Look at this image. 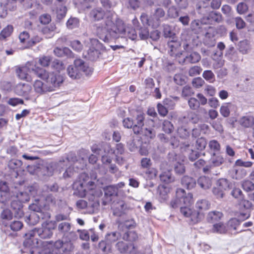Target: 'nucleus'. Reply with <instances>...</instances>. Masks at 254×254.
I'll use <instances>...</instances> for the list:
<instances>
[{"label":"nucleus","instance_id":"1","mask_svg":"<svg viewBox=\"0 0 254 254\" xmlns=\"http://www.w3.org/2000/svg\"><path fill=\"white\" fill-rule=\"evenodd\" d=\"M54 229V227H50L49 224L46 223L42 224L41 228H35L26 233L25 240L23 244L24 248L21 250L22 252L30 254H43L42 249L39 248V242L34 237L37 234L41 239H49L53 235Z\"/></svg>","mask_w":254,"mask_h":254},{"label":"nucleus","instance_id":"2","mask_svg":"<svg viewBox=\"0 0 254 254\" xmlns=\"http://www.w3.org/2000/svg\"><path fill=\"white\" fill-rule=\"evenodd\" d=\"M92 72L93 68L80 59L75 60L73 64L70 65L67 68L68 75L73 79L80 78L83 73L86 76H90Z\"/></svg>","mask_w":254,"mask_h":254},{"label":"nucleus","instance_id":"3","mask_svg":"<svg viewBox=\"0 0 254 254\" xmlns=\"http://www.w3.org/2000/svg\"><path fill=\"white\" fill-rule=\"evenodd\" d=\"M117 20L115 22L111 17H107L105 21L104 26H99L96 29V33L99 38L105 42L109 41L110 37L113 38L112 31L117 32Z\"/></svg>","mask_w":254,"mask_h":254},{"label":"nucleus","instance_id":"4","mask_svg":"<svg viewBox=\"0 0 254 254\" xmlns=\"http://www.w3.org/2000/svg\"><path fill=\"white\" fill-rule=\"evenodd\" d=\"M117 32L112 31L113 39H117L119 38H129L132 40L137 37L136 30L131 27H127L124 22L121 19L117 20Z\"/></svg>","mask_w":254,"mask_h":254},{"label":"nucleus","instance_id":"5","mask_svg":"<svg viewBox=\"0 0 254 254\" xmlns=\"http://www.w3.org/2000/svg\"><path fill=\"white\" fill-rule=\"evenodd\" d=\"M90 41L91 45L86 56L90 60L95 61L106 51V48L96 39H90Z\"/></svg>","mask_w":254,"mask_h":254},{"label":"nucleus","instance_id":"6","mask_svg":"<svg viewBox=\"0 0 254 254\" xmlns=\"http://www.w3.org/2000/svg\"><path fill=\"white\" fill-rule=\"evenodd\" d=\"M252 203L247 200H244L239 204V210L235 212V215L240 222L248 219L250 217V209Z\"/></svg>","mask_w":254,"mask_h":254},{"label":"nucleus","instance_id":"7","mask_svg":"<svg viewBox=\"0 0 254 254\" xmlns=\"http://www.w3.org/2000/svg\"><path fill=\"white\" fill-rule=\"evenodd\" d=\"M212 29L211 26H207L198 19L192 20L190 25V31L195 34H202L206 37H210L209 31Z\"/></svg>","mask_w":254,"mask_h":254},{"label":"nucleus","instance_id":"8","mask_svg":"<svg viewBox=\"0 0 254 254\" xmlns=\"http://www.w3.org/2000/svg\"><path fill=\"white\" fill-rule=\"evenodd\" d=\"M46 84L49 92L56 90L62 84L64 81V78L60 74L50 73L48 77L46 78Z\"/></svg>","mask_w":254,"mask_h":254},{"label":"nucleus","instance_id":"9","mask_svg":"<svg viewBox=\"0 0 254 254\" xmlns=\"http://www.w3.org/2000/svg\"><path fill=\"white\" fill-rule=\"evenodd\" d=\"M181 213L185 217H189L190 223L194 224L199 222L203 217V214L195 210H192L190 207L181 206Z\"/></svg>","mask_w":254,"mask_h":254},{"label":"nucleus","instance_id":"10","mask_svg":"<svg viewBox=\"0 0 254 254\" xmlns=\"http://www.w3.org/2000/svg\"><path fill=\"white\" fill-rule=\"evenodd\" d=\"M92 152L100 156L106 154H113L114 150L111 148L110 145L107 142H102L99 145H94L92 148Z\"/></svg>","mask_w":254,"mask_h":254},{"label":"nucleus","instance_id":"11","mask_svg":"<svg viewBox=\"0 0 254 254\" xmlns=\"http://www.w3.org/2000/svg\"><path fill=\"white\" fill-rule=\"evenodd\" d=\"M112 209L114 215L121 216L127 212L129 207L124 201L118 200L113 202L112 205Z\"/></svg>","mask_w":254,"mask_h":254},{"label":"nucleus","instance_id":"12","mask_svg":"<svg viewBox=\"0 0 254 254\" xmlns=\"http://www.w3.org/2000/svg\"><path fill=\"white\" fill-rule=\"evenodd\" d=\"M50 214L49 212L41 213L40 214L35 212H31L28 216L26 217L25 221L29 225H35L39 222L41 218L42 219H48L50 218Z\"/></svg>","mask_w":254,"mask_h":254},{"label":"nucleus","instance_id":"13","mask_svg":"<svg viewBox=\"0 0 254 254\" xmlns=\"http://www.w3.org/2000/svg\"><path fill=\"white\" fill-rule=\"evenodd\" d=\"M104 197L103 199L102 203L106 205L111 201L112 196L117 195L118 194V188L114 185L109 186L104 188Z\"/></svg>","mask_w":254,"mask_h":254},{"label":"nucleus","instance_id":"14","mask_svg":"<svg viewBox=\"0 0 254 254\" xmlns=\"http://www.w3.org/2000/svg\"><path fill=\"white\" fill-rule=\"evenodd\" d=\"M101 192L100 190H88L86 193V195L88 197V205L89 206L94 208H97L99 205L98 197L101 194Z\"/></svg>","mask_w":254,"mask_h":254},{"label":"nucleus","instance_id":"15","mask_svg":"<svg viewBox=\"0 0 254 254\" xmlns=\"http://www.w3.org/2000/svg\"><path fill=\"white\" fill-rule=\"evenodd\" d=\"M145 115L143 113H138L133 120L134 127L133 131L135 134H140V130L144 125Z\"/></svg>","mask_w":254,"mask_h":254},{"label":"nucleus","instance_id":"16","mask_svg":"<svg viewBox=\"0 0 254 254\" xmlns=\"http://www.w3.org/2000/svg\"><path fill=\"white\" fill-rule=\"evenodd\" d=\"M30 210L32 212H38V214L40 213H45L47 212L46 211L49 209V206L43 204L42 202L38 199H35L34 202L30 204L29 206Z\"/></svg>","mask_w":254,"mask_h":254},{"label":"nucleus","instance_id":"17","mask_svg":"<svg viewBox=\"0 0 254 254\" xmlns=\"http://www.w3.org/2000/svg\"><path fill=\"white\" fill-rule=\"evenodd\" d=\"M12 198L10 206L11 209L14 211V215L15 217L21 218L23 216L24 213L22 210V204L15 197H11Z\"/></svg>","mask_w":254,"mask_h":254},{"label":"nucleus","instance_id":"18","mask_svg":"<svg viewBox=\"0 0 254 254\" xmlns=\"http://www.w3.org/2000/svg\"><path fill=\"white\" fill-rule=\"evenodd\" d=\"M74 190L73 194L79 197H84L86 195V189L85 184L81 181L75 182L72 185Z\"/></svg>","mask_w":254,"mask_h":254},{"label":"nucleus","instance_id":"19","mask_svg":"<svg viewBox=\"0 0 254 254\" xmlns=\"http://www.w3.org/2000/svg\"><path fill=\"white\" fill-rule=\"evenodd\" d=\"M133 25L136 30L139 37L141 40H146L149 36V30L145 26L142 27L139 25V22L137 19L133 20Z\"/></svg>","mask_w":254,"mask_h":254},{"label":"nucleus","instance_id":"20","mask_svg":"<svg viewBox=\"0 0 254 254\" xmlns=\"http://www.w3.org/2000/svg\"><path fill=\"white\" fill-rule=\"evenodd\" d=\"M31 90V86L26 83H20L14 88L15 93L19 96H25L28 95Z\"/></svg>","mask_w":254,"mask_h":254},{"label":"nucleus","instance_id":"21","mask_svg":"<svg viewBox=\"0 0 254 254\" xmlns=\"http://www.w3.org/2000/svg\"><path fill=\"white\" fill-rule=\"evenodd\" d=\"M78 161L77 156L75 153L69 152L66 155L65 159L61 160L58 162V165L61 167L64 165V164H69V165L75 166L76 163ZM67 165L66 164V166Z\"/></svg>","mask_w":254,"mask_h":254},{"label":"nucleus","instance_id":"22","mask_svg":"<svg viewBox=\"0 0 254 254\" xmlns=\"http://www.w3.org/2000/svg\"><path fill=\"white\" fill-rule=\"evenodd\" d=\"M197 184L201 189L209 190L212 185V178L205 176H200L197 180Z\"/></svg>","mask_w":254,"mask_h":254},{"label":"nucleus","instance_id":"23","mask_svg":"<svg viewBox=\"0 0 254 254\" xmlns=\"http://www.w3.org/2000/svg\"><path fill=\"white\" fill-rule=\"evenodd\" d=\"M169 49V53L171 56L177 55V52L181 47V42L176 39V37H173V39L169 41L167 43Z\"/></svg>","mask_w":254,"mask_h":254},{"label":"nucleus","instance_id":"24","mask_svg":"<svg viewBox=\"0 0 254 254\" xmlns=\"http://www.w3.org/2000/svg\"><path fill=\"white\" fill-rule=\"evenodd\" d=\"M9 194L11 197H15V198L18 199L22 203L28 201L30 199V196L27 192L19 191L16 188L11 190Z\"/></svg>","mask_w":254,"mask_h":254},{"label":"nucleus","instance_id":"25","mask_svg":"<svg viewBox=\"0 0 254 254\" xmlns=\"http://www.w3.org/2000/svg\"><path fill=\"white\" fill-rule=\"evenodd\" d=\"M182 186L188 190H191L196 186V182L194 178L189 176H184L181 181Z\"/></svg>","mask_w":254,"mask_h":254},{"label":"nucleus","instance_id":"26","mask_svg":"<svg viewBox=\"0 0 254 254\" xmlns=\"http://www.w3.org/2000/svg\"><path fill=\"white\" fill-rule=\"evenodd\" d=\"M57 166L60 167L58 163L51 162L46 166H41L40 172H41L44 176H51L53 174Z\"/></svg>","mask_w":254,"mask_h":254},{"label":"nucleus","instance_id":"27","mask_svg":"<svg viewBox=\"0 0 254 254\" xmlns=\"http://www.w3.org/2000/svg\"><path fill=\"white\" fill-rule=\"evenodd\" d=\"M116 247L121 253H130L133 252L135 247L133 244H128L123 241L117 243Z\"/></svg>","mask_w":254,"mask_h":254},{"label":"nucleus","instance_id":"28","mask_svg":"<svg viewBox=\"0 0 254 254\" xmlns=\"http://www.w3.org/2000/svg\"><path fill=\"white\" fill-rule=\"evenodd\" d=\"M105 14V11L102 8L97 7L90 11L89 16L94 21H99L104 18Z\"/></svg>","mask_w":254,"mask_h":254},{"label":"nucleus","instance_id":"29","mask_svg":"<svg viewBox=\"0 0 254 254\" xmlns=\"http://www.w3.org/2000/svg\"><path fill=\"white\" fill-rule=\"evenodd\" d=\"M223 216L221 212L218 211H212L209 212L206 216V220L211 223H215L219 221Z\"/></svg>","mask_w":254,"mask_h":254},{"label":"nucleus","instance_id":"30","mask_svg":"<svg viewBox=\"0 0 254 254\" xmlns=\"http://www.w3.org/2000/svg\"><path fill=\"white\" fill-rule=\"evenodd\" d=\"M225 57L229 60L236 62L239 61L240 59L239 53L235 50L233 46H230L226 50Z\"/></svg>","mask_w":254,"mask_h":254},{"label":"nucleus","instance_id":"31","mask_svg":"<svg viewBox=\"0 0 254 254\" xmlns=\"http://www.w3.org/2000/svg\"><path fill=\"white\" fill-rule=\"evenodd\" d=\"M206 19L211 23L214 22L220 23L222 22L223 20L221 14L214 11H209Z\"/></svg>","mask_w":254,"mask_h":254},{"label":"nucleus","instance_id":"32","mask_svg":"<svg viewBox=\"0 0 254 254\" xmlns=\"http://www.w3.org/2000/svg\"><path fill=\"white\" fill-rule=\"evenodd\" d=\"M33 86L35 91L38 94H43L49 92L47 84H44L41 80H36Z\"/></svg>","mask_w":254,"mask_h":254},{"label":"nucleus","instance_id":"33","mask_svg":"<svg viewBox=\"0 0 254 254\" xmlns=\"http://www.w3.org/2000/svg\"><path fill=\"white\" fill-rule=\"evenodd\" d=\"M196 10L199 14L205 15L209 12L210 5L204 1H200L196 5Z\"/></svg>","mask_w":254,"mask_h":254},{"label":"nucleus","instance_id":"34","mask_svg":"<svg viewBox=\"0 0 254 254\" xmlns=\"http://www.w3.org/2000/svg\"><path fill=\"white\" fill-rule=\"evenodd\" d=\"M236 106L233 104L231 103H226L224 104L220 109V112L221 115L227 118L229 116L230 111L235 110Z\"/></svg>","mask_w":254,"mask_h":254},{"label":"nucleus","instance_id":"35","mask_svg":"<svg viewBox=\"0 0 254 254\" xmlns=\"http://www.w3.org/2000/svg\"><path fill=\"white\" fill-rule=\"evenodd\" d=\"M31 75H35L36 76L41 78L42 79H46L48 77V72H47L45 69L35 66L33 68L31 71H30Z\"/></svg>","mask_w":254,"mask_h":254},{"label":"nucleus","instance_id":"36","mask_svg":"<svg viewBox=\"0 0 254 254\" xmlns=\"http://www.w3.org/2000/svg\"><path fill=\"white\" fill-rule=\"evenodd\" d=\"M165 15V12L163 8L161 7L156 8L153 15V18L156 21L153 26L155 27L159 26L161 23V18L164 17Z\"/></svg>","mask_w":254,"mask_h":254},{"label":"nucleus","instance_id":"37","mask_svg":"<svg viewBox=\"0 0 254 254\" xmlns=\"http://www.w3.org/2000/svg\"><path fill=\"white\" fill-rule=\"evenodd\" d=\"M28 68L26 66L19 67L16 70V73L19 78L27 81L31 80V75L28 73Z\"/></svg>","mask_w":254,"mask_h":254},{"label":"nucleus","instance_id":"38","mask_svg":"<svg viewBox=\"0 0 254 254\" xmlns=\"http://www.w3.org/2000/svg\"><path fill=\"white\" fill-rule=\"evenodd\" d=\"M180 203L182 204L183 207H188L192 203V195L191 193H188L187 195H186V192L185 191V193L184 194H181L180 196Z\"/></svg>","mask_w":254,"mask_h":254},{"label":"nucleus","instance_id":"39","mask_svg":"<svg viewBox=\"0 0 254 254\" xmlns=\"http://www.w3.org/2000/svg\"><path fill=\"white\" fill-rule=\"evenodd\" d=\"M201 59V56L196 52H191L190 55L186 56L184 60L187 63L195 64L198 63Z\"/></svg>","mask_w":254,"mask_h":254},{"label":"nucleus","instance_id":"40","mask_svg":"<svg viewBox=\"0 0 254 254\" xmlns=\"http://www.w3.org/2000/svg\"><path fill=\"white\" fill-rule=\"evenodd\" d=\"M224 162L223 157L220 155H216L215 153H213L210 160V163L212 164L213 167H218L221 165Z\"/></svg>","mask_w":254,"mask_h":254},{"label":"nucleus","instance_id":"41","mask_svg":"<svg viewBox=\"0 0 254 254\" xmlns=\"http://www.w3.org/2000/svg\"><path fill=\"white\" fill-rule=\"evenodd\" d=\"M56 29V25L52 23L43 27L42 28V32L47 38H51L54 35V32Z\"/></svg>","mask_w":254,"mask_h":254},{"label":"nucleus","instance_id":"42","mask_svg":"<svg viewBox=\"0 0 254 254\" xmlns=\"http://www.w3.org/2000/svg\"><path fill=\"white\" fill-rule=\"evenodd\" d=\"M247 175V171L244 169L234 168L232 170V178L239 180L244 178Z\"/></svg>","mask_w":254,"mask_h":254},{"label":"nucleus","instance_id":"43","mask_svg":"<svg viewBox=\"0 0 254 254\" xmlns=\"http://www.w3.org/2000/svg\"><path fill=\"white\" fill-rule=\"evenodd\" d=\"M55 10L57 19L59 21H61L65 16L67 8L66 6L63 4H59V6H56Z\"/></svg>","mask_w":254,"mask_h":254},{"label":"nucleus","instance_id":"44","mask_svg":"<svg viewBox=\"0 0 254 254\" xmlns=\"http://www.w3.org/2000/svg\"><path fill=\"white\" fill-rule=\"evenodd\" d=\"M184 193H185L184 190H183L182 189H178V190H177V192H176L177 197L175 199H173L171 201V205L173 208H176L180 207V210L181 209V206H182V204H181L180 203V196L181 194H184Z\"/></svg>","mask_w":254,"mask_h":254},{"label":"nucleus","instance_id":"45","mask_svg":"<svg viewBox=\"0 0 254 254\" xmlns=\"http://www.w3.org/2000/svg\"><path fill=\"white\" fill-rule=\"evenodd\" d=\"M185 147L188 150V151L189 152L188 157L190 160L194 161L199 157V153L197 151L193 150L192 149V146L190 147V144H185Z\"/></svg>","mask_w":254,"mask_h":254},{"label":"nucleus","instance_id":"46","mask_svg":"<svg viewBox=\"0 0 254 254\" xmlns=\"http://www.w3.org/2000/svg\"><path fill=\"white\" fill-rule=\"evenodd\" d=\"M211 231L212 233H217L219 234H225L227 232V229L224 224L221 222L213 224Z\"/></svg>","mask_w":254,"mask_h":254},{"label":"nucleus","instance_id":"47","mask_svg":"<svg viewBox=\"0 0 254 254\" xmlns=\"http://www.w3.org/2000/svg\"><path fill=\"white\" fill-rule=\"evenodd\" d=\"M120 237V234L116 232L107 234L105 238V240L111 246V245L118 240Z\"/></svg>","mask_w":254,"mask_h":254},{"label":"nucleus","instance_id":"48","mask_svg":"<svg viewBox=\"0 0 254 254\" xmlns=\"http://www.w3.org/2000/svg\"><path fill=\"white\" fill-rule=\"evenodd\" d=\"M195 207L199 210H206L210 207V203L206 199H201L197 201Z\"/></svg>","mask_w":254,"mask_h":254},{"label":"nucleus","instance_id":"49","mask_svg":"<svg viewBox=\"0 0 254 254\" xmlns=\"http://www.w3.org/2000/svg\"><path fill=\"white\" fill-rule=\"evenodd\" d=\"M239 51L243 54H247L250 50V44L249 41L245 40L239 43Z\"/></svg>","mask_w":254,"mask_h":254},{"label":"nucleus","instance_id":"50","mask_svg":"<svg viewBox=\"0 0 254 254\" xmlns=\"http://www.w3.org/2000/svg\"><path fill=\"white\" fill-rule=\"evenodd\" d=\"M71 224L68 222H63L60 223L58 225L59 231L64 235L68 233L71 230Z\"/></svg>","mask_w":254,"mask_h":254},{"label":"nucleus","instance_id":"51","mask_svg":"<svg viewBox=\"0 0 254 254\" xmlns=\"http://www.w3.org/2000/svg\"><path fill=\"white\" fill-rule=\"evenodd\" d=\"M140 134L150 139L154 138L156 135V132L153 128H142L140 130Z\"/></svg>","mask_w":254,"mask_h":254},{"label":"nucleus","instance_id":"52","mask_svg":"<svg viewBox=\"0 0 254 254\" xmlns=\"http://www.w3.org/2000/svg\"><path fill=\"white\" fill-rule=\"evenodd\" d=\"M160 180L166 184L174 182V177L172 176L170 172H164L160 175Z\"/></svg>","mask_w":254,"mask_h":254},{"label":"nucleus","instance_id":"53","mask_svg":"<svg viewBox=\"0 0 254 254\" xmlns=\"http://www.w3.org/2000/svg\"><path fill=\"white\" fill-rule=\"evenodd\" d=\"M207 144L206 139L204 137L198 138L195 140V148L199 150H202L205 149Z\"/></svg>","mask_w":254,"mask_h":254},{"label":"nucleus","instance_id":"54","mask_svg":"<svg viewBox=\"0 0 254 254\" xmlns=\"http://www.w3.org/2000/svg\"><path fill=\"white\" fill-rule=\"evenodd\" d=\"M163 35L165 38L173 39V37H175V34L173 31L172 28L168 24L163 25Z\"/></svg>","mask_w":254,"mask_h":254},{"label":"nucleus","instance_id":"55","mask_svg":"<svg viewBox=\"0 0 254 254\" xmlns=\"http://www.w3.org/2000/svg\"><path fill=\"white\" fill-rule=\"evenodd\" d=\"M123 239L128 241L133 242L137 240L138 235L134 231H128L124 234Z\"/></svg>","mask_w":254,"mask_h":254},{"label":"nucleus","instance_id":"56","mask_svg":"<svg viewBox=\"0 0 254 254\" xmlns=\"http://www.w3.org/2000/svg\"><path fill=\"white\" fill-rule=\"evenodd\" d=\"M13 31V27L11 25H8L4 28L0 33V39H5L9 37Z\"/></svg>","mask_w":254,"mask_h":254},{"label":"nucleus","instance_id":"57","mask_svg":"<svg viewBox=\"0 0 254 254\" xmlns=\"http://www.w3.org/2000/svg\"><path fill=\"white\" fill-rule=\"evenodd\" d=\"M98 248L103 253L106 254L109 253L111 250V246L105 240H102L99 243Z\"/></svg>","mask_w":254,"mask_h":254},{"label":"nucleus","instance_id":"58","mask_svg":"<svg viewBox=\"0 0 254 254\" xmlns=\"http://www.w3.org/2000/svg\"><path fill=\"white\" fill-rule=\"evenodd\" d=\"M217 185L222 190H226L229 189L230 183L227 179L221 178L218 180Z\"/></svg>","mask_w":254,"mask_h":254},{"label":"nucleus","instance_id":"59","mask_svg":"<svg viewBox=\"0 0 254 254\" xmlns=\"http://www.w3.org/2000/svg\"><path fill=\"white\" fill-rule=\"evenodd\" d=\"M242 187L246 191L254 190V184L250 180H244L242 182Z\"/></svg>","mask_w":254,"mask_h":254},{"label":"nucleus","instance_id":"60","mask_svg":"<svg viewBox=\"0 0 254 254\" xmlns=\"http://www.w3.org/2000/svg\"><path fill=\"white\" fill-rule=\"evenodd\" d=\"M186 76L182 73L175 74L174 76V82L179 85H183L186 83Z\"/></svg>","mask_w":254,"mask_h":254},{"label":"nucleus","instance_id":"61","mask_svg":"<svg viewBox=\"0 0 254 254\" xmlns=\"http://www.w3.org/2000/svg\"><path fill=\"white\" fill-rule=\"evenodd\" d=\"M202 77L209 82H213L215 80V75L210 70H204L202 73Z\"/></svg>","mask_w":254,"mask_h":254},{"label":"nucleus","instance_id":"62","mask_svg":"<svg viewBox=\"0 0 254 254\" xmlns=\"http://www.w3.org/2000/svg\"><path fill=\"white\" fill-rule=\"evenodd\" d=\"M177 133L180 137L183 139L187 138L190 136V131L184 127H178Z\"/></svg>","mask_w":254,"mask_h":254},{"label":"nucleus","instance_id":"63","mask_svg":"<svg viewBox=\"0 0 254 254\" xmlns=\"http://www.w3.org/2000/svg\"><path fill=\"white\" fill-rule=\"evenodd\" d=\"M202 69L200 66L194 65L190 68L188 71V74L190 76H194L200 74Z\"/></svg>","mask_w":254,"mask_h":254},{"label":"nucleus","instance_id":"64","mask_svg":"<svg viewBox=\"0 0 254 254\" xmlns=\"http://www.w3.org/2000/svg\"><path fill=\"white\" fill-rule=\"evenodd\" d=\"M51 66L58 71H60L64 68L63 63L58 59H55L51 62Z\"/></svg>","mask_w":254,"mask_h":254}]
</instances>
